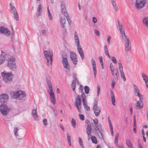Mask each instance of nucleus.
I'll use <instances>...</instances> for the list:
<instances>
[{
    "label": "nucleus",
    "instance_id": "0eeeda50",
    "mask_svg": "<svg viewBox=\"0 0 148 148\" xmlns=\"http://www.w3.org/2000/svg\"><path fill=\"white\" fill-rule=\"evenodd\" d=\"M9 111L8 107L5 104L2 103L0 105V112L3 115L7 116Z\"/></svg>",
    "mask_w": 148,
    "mask_h": 148
},
{
    "label": "nucleus",
    "instance_id": "3c124183",
    "mask_svg": "<svg viewBox=\"0 0 148 148\" xmlns=\"http://www.w3.org/2000/svg\"><path fill=\"white\" fill-rule=\"evenodd\" d=\"M75 81L73 80L71 84V87H76V84L75 83Z\"/></svg>",
    "mask_w": 148,
    "mask_h": 148
},
{
    "label": "nucleus",
    "instance_id": "c03bdc74",
    "mask_svg": "<svg viewBox=\"0 0 148 148\" xmlns=\"http://www.w3.org/2000/svg\"><path fill=\"white\" fill-rule=\"evenodd\" d=\"M97 96L98 97L100 93V87L99 85H97Z\"/></svg>",
    "mask_w": 148,
    "mask_h": 148
},
{
    "label": "nucleus",
    "instance_id": "79ce46f5",
    "mask_svg": "<svg viewBox=\"0 0 148 148\" xmlns=\"http://www.w3.org/2000/svg\"><path fill=\"white\" fill-rule=\"evenodd\" d=\"M83 86L82 85H80L79 88V92H82L81 94L84 92H83Z\"/></svg>",
    "mask_w": 148,
    "mask_h": 148
},
{
    "label": "nucleus",
    "instance_id": "de8ad7c7",
    "mask_svg": "<svg viewBox=\"0 0 148 148\" xmlns=\"http://www.w3.org/2000/svg\"><path fill=\"white\" fill-rule=\"evenodd\" d=\"M79 115L81 120L83 121L84 120V116L83 114H79Z\"/></svg>",
    "mask_w": 148,
    "mask_h": 148
},
{
    "label": "nucleus",
    "instance_id": "20e7f679",
    "mask_svg": "<svg viewBox=\"0 0 148 148\" xmlns=\"http://www.w3.org/2000/svg\"><path fill=\"white\" fill-rule=\"evenodd\" d=\"M44 54L45 58L47 60V64L48 66L49 64V61H50V64L51 65L53 61V53L52 51H49V52L47 51H44Z\"/></svg>",
    "mask_w": 148,
    "mask_h": 148
},
{
    "label": "nucleus",
    "instance_id": "7c9ffc66",
    "mask_svg": "<svg viewBox=\"0 0 148 148\" xmlns=\"http://www.w3.org/2000/svg\"><path fill=\"white\" fill-rule=\"evenodd\" d=\"M75 103L77 105V103L80 102L82 101L81 96L80 95H77L75 99Z\"/></svg>",
    "mask_w": 148,
    "mask_h": 148
},
{
    "label": "nucleus",
    "instance_id": "ea45409f",
    "mask_svg": "<svg viewBox=\"0 0 148 148\" xmlns=\"http://www.w3.org/2000/svg\"><path fill=\"white\" fill-rule=\"evenodd\" d=\"M51 108L55 114V117L56 118L57 117L58 115L57 111L55 108H54L52 107Z\"/></svg>",
    "mask_w": 148,
    "mask_h": 148
},
{
    "label": "nucleus",
    "instance_id": "72a5a7b5",
    "mask_svg": "<svg viewBox=\"0 0 148 148\" xmlns=\"http://www.w3.org/2000/svg\"><path fill=\"white\" fill-rule=\"evenodd\" d=\"M119 136V133H116L115 135V141H114V143L116 145H117Z\"/></svg>",
    "mask_w": 148,
    "mask_h": 148
},
{
    "label": "nucleus",
    "instance_id": "e433bc0d",
    "mask_svg": "<svg viewBox=\"0 0 148 148\" xmlns=\"http://www.w3.org/2000/svg\"><path fill=\"white\" fill-rule=\"evenodd\" d=\"M64 16L66 17L68 22L69 23V25H70L71 23V21L68 14H67L66 15Z\"/></svg>",
    "mask_w": 148,
    "mask_h": 148
},
{
    "label": "nucleus",
    "instance_id": "c85d7f7f",
    "mask_svg": "<svg viewBox=\"0 0 148 148\" xmlns=\"http://www.w3.org/2000/svg\"><path fill=\"white\" fill-rule=\"evenodd\" d=\"M143 22L148 29V17H145L143 18Z\"/></svg>",
    "mask_w": 148,
    "mask_h": 148
},
{
    "label": "nucleus",
    "instance_id": "bf43d9fd",
    "mask_svg": "<svg viewBox=\"0 0 148 148\" xmlns=\"http://www.w3.org/2000/svg\"><path fill=\"white\" fill-rule=\"evenodd\" d=\"M79 141L80 145L82 146L83 145L82 144V140L80 137L79 138Z\"/></svg>",
    "mask_w": 148,
    "mask_h": 148
},
{
    "label": "nucleus",
    "instance_id": "6e6d98bb",
    "mask_svg": "<svg viewBox=\"0 0 148 148\" xmlns=\"http://www.w3.org/2000/svg\"><path fill=\"white\" fill-rule=\"evenodd\" d=\"M18 130V129L17 127H16L14 130V134L16 136H17L18 135V134H17V132Z\"/></svg>",
    "mask_w": 148,
    "mask_h": 148
},
{
    "label": "nucleus",
    "instance_id": "e2e57ef3",
    "mask_svg": "<svg viewBox=\"0 0 148 148\" xmlns=\"http://www.w3.org/2000/svg\"><path fill=\"white\" fill-rule=\"evenodd\" d=\"M43 122L44 124L45 125H47V119H44L43 121Z\"/></svg>",
    "mask_w": 148,
    "mask_h": 148
},
{
    "label": "nucleus",
    "instance_id": "cd10ccee",
    "mask_svg": "<svg viewBox=\"0 0 148 148\" xmlns=\"http://www.w3.org/2000/svg\"><path fill=\"white\" fill-rule=\"evenodd\" d=\"M82 105V101L80 102L77 103V105L76 103L75 105V106L77 108L78 112L80 113H81L82 112L81 110V109Z\"/></svg>",
    "mask_w": 148,
    "mask_h": 148
},
{
    "label": "nucleus",
    "instance_id": "423d86ee",
    "mask_svg": "<svg viewBox=\"0 0 148 148\" xmlns=\"http://www.w3.org/2000/svg\"><path fill=\"white\" fill-rule=\"evenodd\" d=\"M26 96L25 94L21 91L13 92L12 97L14 99H17L21 100Z\"/></svg>",
    "mask_w": 148,
    "mask_h": 148
},
{
    "label": "nucleus",
    "instance_id": "2eb2a0df",
    "mask_svg": "<svg viewBox=\"0 0 148 148\" xmlns=\"http://www.w3.org/2000/svg\"><path fill=\"white\" fill-rule=\"evenodd\" d=\"M50 92L49 94L50 97V99L53 104L56 103L55 99L54 97V95L53 91L52 86H50L49 87Z\"/></svg>",
    "mask_w": 148,
    "mask_h": 148
},
{
    "label": "nucleus",
    "instance_id": "f3484780",
    "mask_svg": "<svg viewBox=\"0 0 148 148\" xmlns=\"http://www.w3.org/2000/svg\"><path fill=\"white\" fill-rule=\"evenodd\" d=\"M8 95L5 93L0 95V102H6L8 100Z\"/></svg>",
    "mask_w": 148,
    "mask_h": 148
},
{
    "label": "nucleus",
    "instance_id": "0e129e2a",
    "mask_svg": "<svg viewBox=\"0 0 148 148\" xmlns=\"http://www.w3.org/2000/svg\"><path fill=\"white\" fill-rule=\"evenodd\" d=\"M93 121L94 123L95 124V125L97 124V123H98V121L97 119H94L93 120Z\"/></svg>",
    "mask_w": 148,
    "mask_h": 148
},
{
    "label": "nucleus",
    "instance_id": "4d7b16f0",
    "mask_svg": "<svg viewBox=\"0 0 148 148\" xmlns=\"http://www.w3.org/2000/svg\"><path fill=\"white\" fill-rule=\"evenodd\" d=\"M108 123H109V126H110V127H112V123L111 122V121L109 117H108Z\"/></svg>",
    "mask_w": 148,
    "mask_h": 148
},
{
    "label": "nucleus",
    "instance_id": "dca6fc26",
    "mask_svg": "<svg viewBox=\"0 0 148 148\" xmlns=\"http://www.w3.org/2000/svg\"><path fill=\"white\" fill-rule=\"evenodd\" d=\"M1 51V54L0 56V65L2 64L3 62L6 60L9 56L8 55L5 54L2 51Z\"/></svg>",
    "mask_w": 148,
    "mask_h": 148
},
{
    "label": "nucleus",
    "instance_id": "680f3d73",
    "mask_svg": "<svg viewBox=\"0 0 148 148\" xmlns=\"http://www.w3.org/2000/svg\"><path fill=\"white\" fill-rule=\"evenodd\" d=\"M42 9V7H41V5L40 4L38 6V7L37 8V11L38 12H40V11Z\"/></svg>",
    "mask_w": 148,
    "mask_h": 148
},
{
    "label": "nucleus",
    "instance_id": "49530a36",
    "mask_svg": "<svg viewBox=\"0 0 148 148\" xmlns=\"http://www.w3.org/2000/svg\"><path fill=\"white\" fill-rule=\"evenodd\" d=\"M111 59L114 64L117 63L116 60L114 57H112Z\"/></svg>",
    "mask_w": 148,
    "mask_h": 148
},
{
    "label": "nucleus",
    "instance_id": "5fc2aeb1",
    "mask_svg": "<svg viewBox=\"0 0 148 148\" xmlns=\"http://www.w3.org/2000/svg\"><path fill=\"white\" fill-rule=\"evenodd\" d=\"M95 34V35L99 36L100 34V33L99 31L97 29H95L94 30Z\"/></svg>",
    "mask_w": 148,
    "mask_h": 148
},
{
    "label": "nucleus",
    "instance_id": "774afa93",
    "mask_svg": "<svg viewBox=\"0 0 148 148\" xmlns=\"http://www.w3.org/2000/svg\"><path fill=\"white\" fill-rule=\"evenodd\" d=\"M48 16L49 17V18L50 20H52L53 18L52 16L51 15V14L50 12H48Z\"/></svg>",
    "mask_w": 148,
    "mask_h": 148
},
{
    "label": "nucleus",
    "instance_id": "4be33fe9",
    "mask_svg": "<svg viewBox=\"0 0 148 148\" xmlns=\"http://www.w3.org/2000/svg\"><path fill=\"white\" fill-rule=\"evenodd\" d=\"M95 127H96L97 129L99 131V132L101 136L100 138V139H101L103 138V134L102 133V129L101 127V125L100 124H97L96 125H95Z\"/></svg>",
    "mask_w": 148,
    "mask_h": 148
},
{
    "label": "nucleus",
    "instance_id": "a211bd4d",
    "mask_svg": "<svg viewBox=\"0 0 148 148\" xmlns=\"http://www.w3.org/2000/svg\"><path fill=\"white\" fill-rule=\"evenodd\" d=\"M60 6L62 14L64 15H66L68 14L65 4L63 3H62Z\"/></svg>",
    "mask_w": 148,
    "mask_h": 148
},
{
    "label": "nucleus",
    "instance_id": "338daca9",
    "mask_svg": "<svg viewBox=\"0 0 148 148\" xmlns=\"http://www.w3.org/2000/svg\"><path fill=\"white\" fill-rule=\"evenodd\" d=\"M92 21L94 23H96L97 22V19L95 17H93L92 18Z\"/></svg>",
    "mask_w": 148,
    "mask_h": 148
},
{
    "label": "nucleus",
    "instance_id": "b1692460",
    "mask_svg": "<svg viewBox=\"0 0 148 148\" xmlns=\"http://www.w3.org/2000/svg\"><path fill=\"white\" fill-rule=\"evenodd\" d=\"M60 22L61 23V27H62L64 28V25L66 23V20L64 17H62L60 18Z\"/></svg>",
    "mask_w": 148,
    "mask_h": 148
},
{
    "label": "nucleus",
    "instance_id": "5701e85b",
    "mask_svg": "<svg viewBox=\"0 0 148 148\" xmlns=\"http://www.w3.org/2000/svg\"><path fill=\"white\" fill-rule=\"evenodd\" d=\"M37 112L36 109H33L32 110V114L34 119L35 120H38V116L37 115Z\"/></svg>",
    "mask_w": 148,
    "mask_h": 148
},
{
    "label": "nucleus",
    "instance_id": "4c0bfd02",
    "mask_svg": "<svg viewBox=\"0 0 148 148\" xmlns=\"http://www.w3.org/2000/svg\"><path fill=\"white\" fill-rule=\"evenodd\" d=\"M75 43L76 46L77 47V48L80 47L81 46L79 45V40H75Z\"/></svg>",
    "mask_w": 148,
    "mask_h": 148
},
{
    "label": "nucleus",
    "instance_id": "2f4dec72",
    "mask_svg": "<svg viewBox=\"0 0 148 148\" xmlns=\"http://www.w3.org/2000/svg\"><path fill=\"white\" fill-rule=\"evenodd\" d=\"M133 86H134V93H136L137 94H140V90L139 89H138V87L135 84H134Z\"/></svg>",
    "mask_w": 148,
    "mask_h": 148
},
{
    "label": "nucleus",
    "instance_id": "9d476101",
    "mask_svg": "<svg viewBox=\"0 0 148 148\" xmlns=\"http://www.w3.org/2000/svg\"><path fill=\"white\" fill-rule=\"evenodd\" d=\"M147 2L146 0H136L135 6L138 9H141L145 5Z\"/></svg>",
    "mask_w": 148,
    "mask_h": 148
},
{
    "label": "nucleus",
    "instance_id": "aec40b11",
    "mask_svg": "<svg viewBox=\"0 0 148 148\" xmlns=\"http://www.w3.org/2000/svg\"><path fill=\"white\" fill-rule=\"evenodd\" d=\"M92 64V68L94 72V75L95 78L96 77L97 74V70L96 69V62L93 58L91 59Z\"/></svg>",
    "mask_w": 148,
    "mask_h": 148
},
{
    "label": "nucleus",
    "instance_id": "8fccbe9b",
    "mask_svg": "<svg viewBox=\"0 0 148 148\" xmlns=\"http://www.w3.org/2000/svg\"><path fill=\"white\" fill-rule=\"evenodd\" d=\"M74 35H75V37H74L75 40H79V38H78V35H77L76 31H75L74 32Z\"/></svg>",
    "mask_w": 148,
    "mask_h": 148
},
{
    "label": "nucleus",
    "instance_id": "f03ea898",
    "mask_svg": "<svg viewBox=\"0 0 148 148\" xmlns=\"http://www.w3.org/2000/svg\"><path fill=\"white\" fill-rule=\"evenodd\" d=\"M62 56V62L64 68L69 70L70 69V66L68 62L67 55L65 51H62L61 52Z\"/></svg>",
    "mask_w": 148,
    "mask_h": 148
},
{
    "label": "nucleus",
    "instance_id": "864d4df0",
    "mask_svg": "<svg viewBox=\"0 0 148 148\" xmlns=\"http://www.w3.org/2000/svg\"><path fill=\"white\" fill-rule=\"evenodd\" d=\"M115 84L116 83L114 79H113L111 83V86L112 88H114Z\"/></svg>",
    "mask_w": 148,
    "mask_h": 148
},
{
    "label": "nucleus",
    "instance_id": "393cba45",
    "mask_svg": "<svg viewBox=\"0 0 148 148\" xmlns=\"http://www.w3.org/2000/svg\"><path fill=\"white\" fill-rule=\"evenodd\" d=\"M110 96L111 98V101L112 104L115 106V97L113 92L112 90H111Z\"/></svg>",
    "mask_w": 148,
    "mask_h": 148
},
{
    "label": "nucleus",
    "instance_id": "412c9836",
    "mask_svg": "<svg viewBox=\"0 0 148 148\" xmlns=\"http://www.w3.org/2000/svg\"><path fill=\"white\" fill-rule=\"evenodd\" d=\"M11 12L13 13L15 19L16 21H18L19 19L18 14L15 8H12L11 10Z\"/></svg>",
    "mask_w": 148,
    "mask_h": 148
},
{
    "label": "nucleus",
    "instance_id": "39448f33",
    "mask_svg": "<svg viewBox=\"0 0 148 148\" xmlns=\"http://www.w3.org/2000/svg\"><path fill=\"white\" fill-rule=\"evenodd\" d=\"M8 66L13 71L15 70L16 66L15 62V58L13 57L10 58H8Z\"/></svg>",
    "mask_w": 148,
    "mask_h": 148
},
{
    "label": "nucleus",
    "instance_id": "052dcab7",
    "mask_svg": "<svg viewBox=\"0 0 148 148\" xmlns=\"http://www.w3.org/2000/svg\"><path fill=\"white\" fill-rule=\"evenodd\" d=\"M94 132L95 133H96L97 135H99V132H98V131L97 130H98V129H97V128L96 127H95V128H94Z\"/></svg>",
    "mask_w": 148,
    "mask_h": 148
},
{
    "label": "nucleus",
    "instance_id": "603ef678",
    "mask_svg": "<svg viewBox=\"0 0 148 148\" xmlns=\"http://www.w3.org/2000/svg\"><path fill=\"white\" fill-rule=\"evenodd\" d=\"M73 76L74 79V80H75V82H77V83L79 82V81L77 78L76 74H73Z\"/></svg>",
    "mask_w": 148,
    "mask_h": 148
},
{
    "label": "nucleus",
    "instance_id": "4468645a",
    "mask_svg": "<svg viewBox=\"0 0 148 148\" xmlns=\"http://www.w3.org/2000/svg\"><path fill=\"white\" fill-rule=\"evenodd\" d=\"M70 58L73 62V63L75 65L77 63V59L76 54L73 52H70Z\"/></svg>",
    "mask_w": 148,
    "mask_h": 148
},
{
    "label": "nucleus",
    "instance_id": "1a4fd4ad",
    "mask_svg": "<svg viewBox=\"0 0 148 148\" xmlns=\"http://www.w3.org/2000/svg\"><path fill=\"white\" fill-rule=\"evenodd\" d=\"M85 123L87 124V127L86 129V132H87L88 140H90V136L91 135L90 134L91 133L92 129L91 126L92 125H93V123H90V121L88 120H87L85 121Z\"/></svg>",
    "mask_w": 148,
    "mask_h": 148
},
{
    "label": "nucleus",
    "instance_id": "a19ab883",
    "mask_svg": "<svg viewBox=\"0 0 148 148\" xmlns=\"http://www.w3.org/2000/svg\"><path fill=\"white\" fill-rule=\"evenodd\" d=\"M77 51L79 52V54L82 53V52H83V51L82 50L81 46H80V47L77 48Z\"/></svg>",
    "mask_w": 148,
    "mask_h": 148
},
{
    "label": "nucleus",
    "instance_id": "a878e982",
    "mask_svg": "<svg viewBox=\"0 0 148 148\" xmlns=\"http://www.w3.org/2000/svg\"><path fill=\"white\" fill-rule=\"evenodd\" d=\"M81 97L82 98V100L83 103V105H86L87 103V101L86 100V97L85 94L84 92L82 93L81 94Z\"/></svg>",
    "mask_w": 148,
    "mask_h": 148
},
{
    "label": "nucleus",
    "instance_id": "a18cd8bd",
    "mask_svg": "<svg viewBox=\"0 0 148 148\" xmlns=\"http://www.w3.org/2000/svg\"><path fill=\"white\" fill-rule=\"evenodd\" d=\"M67 140L68 142L69 145V146H71V136H69L67 135Z\"/></svg>",
    "mask_w": 148,
    "mask_h": 148
},
{
    "label": "nucleus",
    "instance_id": "37998d69",
    "mask_svg": "<svg viewBox=\"0 0 148 148\" xmlns=\"http://www.w3.org/2000/svg\"><path fill=\"white\" fill-rule=\"evenodd\" d=\"M112 5H113V7H114V9L115 10H116V11L118 9V8L116 5L114 1H112Z\"/></svg>",
    "mask_w": 148,
    "mask_h": 148
},
{
    "label": "nucleus",
    "instance_id": "6e6552de",
    "mask_svg": "<svg viewBox=\"0 0 148 148\" xmlns=\"http://www.w3.org/2000/svg\"><path fill=\"white\" fill-rule=\"evenodd\" d=\"M98 101L96 99H94V101L93 107V109L96 116H98L100 114L101 108L97 106Z\"/></svg>",
    "mask_w": 148,
    "mask_h": 148
},
{
    "label": "nucleus",
    "instance_id": "ddd939ff",
    "mask_svg": "<svg viewBox=\"0 0 148 148\" xmlns=\"http://www.w3.org/2000/svg\"><path fill=\"white\" fill-rule=\"evenodd\" d=\"M0 33L8 36L10 34V31L3 26H0Z\"/></svg>",
    "mask_w": 148,
    "mask_h": 148
},
{
    "label": "nucleus",
    "instance_id": "f8f14e48",
    "mask_svg": "<svg viewBox=\"0 0 148 148\" xmlns=\"http://www.w3.org/2000/svg\"><path fill=\"white\" fill-rule=\"evenodd\" d=\"M137 96L139 98V100L140 101H138L137 102V103H136V107H138V109H141L143 108V104L142 105L140 104L141 102H142V100L143 99V95L141 94L140 93V94H137Z\"/></svg>",
    "mask_w": 148,
    "mask_h": 148
},
{
    "label": "nucleus",
    "instance_id": "473e14b6",
    "mask_svg": "<svg viewBox=\"0 0 148 148\" xmlns=\"http://www.w3.org/2000/svg\"><path fill=\"white\" fill-rule=\"evenodd\" d=\"M91 139L92 141V142L95 144H96L97 143V140L96 137L94 136H92L91 137Z\"/></svg>",
    "mask_w": 148,
    "mask_h": 148
},
{
    "label": "nucleus",
    "instance_id": "bb28decb",
    "mask_svg": "<svg viewBox=\"0 0 148 148\" xmlns=\"http://www.w3.org/2000/svg\"><path fill=\"white\" fill-rule=\"evenodd\" d=\"M46 79L48 87H50V86H52L51 82V77L49 76H47L46 77Z\"/></svg>",
    "mask_w": 148,
    "mask_h": 148
},
{
    "label": "nucleus",
    "instance_id": "f704fd0d",
    "mask_svg": "<svg viewBox=\"0 0 148 148\" xmlns=\"http://www.w3.org/2000/svg\"><path fill=\"white\" fill-rule=\"evenodd\" d=\"M142 77L143 78V79L145 82H148V77L144 73H142Z\"/></svg>",
    "mask_w": 148,
    "mask_h": 148
},
{
    "label": "nucleus",
    "instance_id": "c9c22d12",
    "mask_svg": "<svg viewBox=\"0 0 148 148\" xmlns=\"http://www.w3.org/2000/svg\"><path fill=\"white\" fill-rule=\"evenodd\" d=\"M84 89L85 92L86 94H88L90 91L89 87L87 86H86L84 87Z\"/></svg>",
    "mask_w": 148,
    "mask_h": 148
},
{
    "label": "nucleus",
    "instance_id": "9b49d317",
    "mask_svg": "<svg viewBox=\"0 0 148 148\" xmlns=\"http://www.w3.org/2000/svg\"><path fill=\"white\" fill-rule=\"evenodd\" d=\"M119 69L120 72L121 76L122 78L123 79L124 81H125L126 78L125 77V75L123 70V67L121 62L119 61L118 62Z\"/></svg>",
    "mask_w": 148,
    "mask_h": 148
},
{
    "label": "nucleus",
    "instance_id": "6ab92c4d",
    "mask_svg": "<svg viewBox=\"0 0 148 148\" xmlns=\"http://www.w3.org/2000/svg\"><path fill=\"white\" fill-rule=\"evenodd\" d=\"M110 70L112 75L115 77V79L116 80V79H117V76L119 75L118 69L113 68V69H111Z\"/></svg>",
    "mask_w": 148,
    "mask_h": 148
},
{
    "label": "nucleus",
    "instance_id": "f257e3e1",
    "mask_svg": "<svg viewBox=\"0 0 148 148\" xmlns=\"http://www.w3.org/2000/svg\"><path fill=\"white\" fill-rule=\"evenodd\" d=\"M119 27V29L120 32L122 36L123 39H125V51L127 53H128L129 51L131 50V47L130 45V41L129 38L126 37L125 35L124 28L123 26L121 25L120 24L118 20L117 21Z\"/></svg>",
    "mask_w": 148,
    "mask_h": 148
},
{
    "label": "nucleus",
    "instance_id": "7ed1b4c3",
    "mask_svg": "<svg viewBox=\"0 0 148 148\" xmlns=\"http://www.w3.org/2000/svg\"><path fill=\"white\" fill-rule=\"evenodd\" d=\"M1 75L3 80L5 82L9 83L12 81L13 79V75L12 72L6 73L4 71L1 73Z\"/></svg>",
    "mask_w": 148,
    "mask_h": 148
},
{
    "label": "nucleus",
    "instance_id": "69168bd1",
    "mask_svg": "<svg viewBox=\"0 0 148 148\" xmlns=\"http://www.w3.org/2000/svg\"><path fill=\"white\" fill-rule=\"evenodd\" d=\"M138 145L139 148H143L141 143L139 142V140H138Z\"/></svg>",
    "mask_w": 148,
    "mask_h": 148
},
{
    "label": "nucleus",
    "instance_id": "c756f323",
    "mask_svg": "<svg viewBox=\"0 0 148 148\" xmlns=\"http://www.w3.org/2000/svg\"><path fill=\"white\" fill-rule=\"evenodd\" d=\"M126 143L127 145L129 148H133L132 144L130 140H126Z\"/></svg>",
    "mask_w": 148,
    "mask_h": 148
},
{
    "label": "nucleus",
    "instance_id": "09e8293b",
    "mask_svg": "<svg viewBox=\"0 0 148 148\" xmlns=\"http://www.w3.org/2000/svg\"><path fill=\"white\" fill-rule=\"evenodd\" d=\"M104 50L105 51V54L108 53H109L108 49L107 48V47L106 45H105L104 46Z\"/></svg>",
    "mask_w": 148,
    "mask_h": 148
},
{
    "label": "nucleus",
    "instance_id": "13d9d810",
    "mask_svg": "<svg viewBox=\"0 0 148 148\" xmlns=\"http://www.w3.org/2000/svg\"><path fill=\"white\" fill-rule=\"evenodd\" d=\"M133 127V132L135 133H136V125H134Z\"/></svg>",
    "mask_w": 148,
    "mask_h": 148
},
{
    "label": "nucleus",
    "instance_id": "58836bf2",
    "mask_svg": "<svg viewBox=\"0 0 148 148\" xmlns=\"http://www.w3.org/2000/svg\"><path fill=\"white\" fill-rule=\"evenodd\" d=\"M71 124L74 127H75L76 125V121L75 120L72 118L71 120Z\"/></svg>",
    "mask_w": 148,
    "mask_h": 148
}]
</instances>
